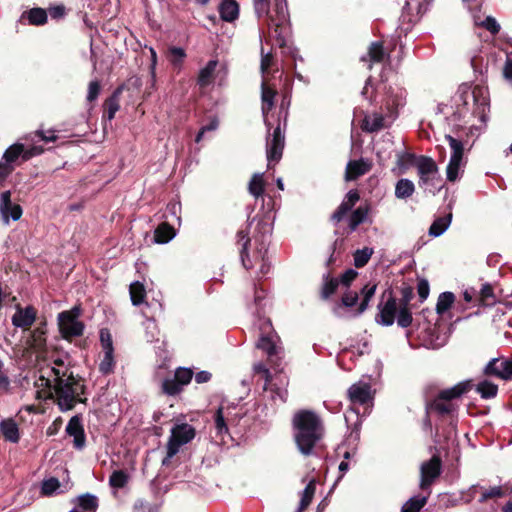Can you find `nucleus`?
<instances>
[{
    "label": "nucleus",
    "instance_id": "nucleus-44",
    "mask_svg": "<svg viewBox=\"0 0 512 512\" xmlns=\"http://www.w3.org/2000/svg\"><path fill=\"white\" fill-rule=\"evenodd\" d=\"M368 57L373 63H381L385 58L383 43L379 41L372 42L368 48Z\"/></svg>",
    "mask_w": 512,
    "mask_h": 512
},
{
    "label": "nucleus",
    "instance_id": "nucleus-4",
    "mask_svg": "<svg viewBox=\"0 0 512 512\" xmlns=\"http://www.w3.org/2000/svg\"><path fill=\"white\" fill-rule=\"evenodd\" d=\"M454 103L457 107V113L460 114L459 105L467 106L469 100H473V116L477 117L482 124H486L487 112L489 111V97L487 90L479 85L473 88L468 84H462L459 86L457 92L454 95Z\"/></svg>",
    "mask_w": 512,
    "mask_h": 512
},
{
    "label": "nucleus",
    "instance_id": "nucleus-41",
    "mask_svg": "<svg viewBox=\"0 0 512 512\" xmlns=\"http://www.w3.org/2000/svg\"><path fill=\"white\" fill-rule=\"evenodd\" d=\"M427 499V496L411 497L403 504L401 512H420V510L425 506Z\"/></svg>",
    "mask_w": 512,
    "mask_h": 512
},
{
    "label": "nucleus",
    "instance_id": "nucleus-49",
    "mask_svg": "<svg viewBox=\"0 0 512 512\" xmlns=\"http://www.w3.org/2000/svg\"><path fill=\"white\" fill-rule=\"evenodd\" d=\"M397 323L400 327L406 328L412 323V314L409 311L407 306H401L398 315H397Z\"/></svg>",
    "mask_w": 512,
    "mask_h": 512
},
{
    "label": "nucleus",
    "instance_id": "nucleus-2",
    "mask_svg": "<svg viewBox=\"0 0 512 512\" xmlns=\"http://www.w3.org/2000/svg\"><path fill=\"white\" fill-rule=\"evenodd\" d=\"M293 438L301 454L311 455L324 436L321 418L311 410H299L292 418Z\"/></svg>",
    "mask_w": 512,
    "mask_h": 512
},
{
    "label": "nucleus",
    "instance_id": "nucleus-38",
    "mask_svg": "<svg viewBox=\"0 0 512 512\" xmlns=\"http://www.w3.org/2000/svg\"><path fill=\"white\" fill-rule=\"evenodd\" d=\"M129 292H130L131 302L134 306H138L144 302L145 296H146V291H145V287L142 283H140L139 281L131 283Z\"/></svg>",
    "mask_w": 512,
    "mask_h": 512
},
{
    "label": "nucleus",
    "instance_id": "nucleus-19",
    "mask_svg": "<svg viewBox=\"0 0 512 512\" xmlns=\"http://www.w3.org/2000/svg\"><path fill=\"white\" fill-rule=\"evenodd\" d=\"M378 309L379 313L376 316V322L384 326H391L395 321L397 313L396 299L390 295L383 305L380 304L378 306Z\"/></svg>",
    "mask_w": 512,
    "mask_h": 512
},
{
    "label": "nucleus",
    "instance_id": "nucleus-47",
    "mask_svg": "<svg viewBox=\"0 0 512 512\" xmlns=\"http://www.w3.org/2000/svg\"><path fill=\"white\" fill-rule=\"evenodd\" d=\"M163 392L167 395H176L180 393L183 389V386L178 382V380L173 378H166L162 383Z\"/></svg>",
    "mask_w": 512,
    "mask_h": 512
},
{
    "label": "nucleus",
    "instance_id": "nucleus-17",
    "mask_svg": "<svg viewBox=\"0 0 512 512\" xmlns=\"http://www.w3.org/2000/svg\"><path fill=\"white\" fill-rule=\"evenodd\" d=\"M348 397L353 404H367L373 399L371 385L367 381L360 380L348 389Z\"/></svg>",
    "mask_w": 512,
    "mask_h": 512
},
{
    "label": "nucleus",
    "instance_id": "nucleus-46",
    "mask_svg": "<svg viewBox=\"0 0 512 512\" xmlns=\"http://www.w3.org/2000/svg\"><path fill=\"white\" fill-rule=\"evenodd\" d=\"M102 90L101 82L99 80H92L88 84L86 101L92 105L99 97Z\"/></svg>",
    "mask_w": 512,
    "mask_h": 512
},
{
    "label": "nucleus",
    "instance_id": "nucleus-11",
    "mask_svg": "<svg viewBox=\"0 0 512 512\" xmlns=\"http://www.w3.org/2000/svg\"><path fill=\"white\" fill-rule=\"evenodd\" d=\"M268 28L271 30V37L281 49L284 55L291 56L295 59V48L288 43L290 34V22L281 23L280 21H267Z\"/></svg>",
    "mask_w": 512,
    "mask_h": 512
},
{
    "label": "nucleus",
    "instance_id": "nucleus-21",
    "mask_svg": "<svg viewBox=\"0 0 512 512\" xmlns=\"http://www.w3.org/2000/svg\"><path fill=\"white\" fill-rule=\"evenodd\" d=\"M36 319V310L32 306L26 308L17 307L12 316V324L18 328H27L31 326Z\"/></svg>",
    "mask_w": 512,
    "mask_h": 512
},
{
    "label": "nucleus",
    "instance_id": "nucleus-55",
    "mask_svg": "<svg viewBox=\"0 0 512 512\" xmlns=\"http://www.w3.org/2000/svg\"><path fill=\"white\" fill-rule=\"evenodd\" d=\"M481 299L485 305H491L495 302L493 288L490 284H483L480 291Z\"/></svg>",
    "mask_w": 512,
    "mask_h": 512
},
{
    "label": "nucleus",
    "instance_id": "nucleus-58",
    "mask_svg": "<svg viewBox=\"0 0 512 512\" xmlns=\"http://www.w3.org/2000/svg\"><path fill=\"white\" fill-rule=\"evenodd\" d=\"M270 0H253L254 10L258 18L268 14V5Z\"/></svg>",
    "mask_w": 512,
    "mask_h": 512
},
{
    "label": "nucleus",
    "instance_id": "nucleus-63",
    "mask_svg": "<svg viewBox=\"0 0 512 512\" xmlns=\"http://www.w3.org/2000/svg\"><path fill=\"white\" fill-rule=\"evenodd\" d=\"M219 408H223L224 410H226L229 413V418L227 419L229 421V423H234L238 420L239 415H238V413L235 412V410L237 409V407L235 405L222 403L219 406Z\"/></svg>",
    "mask_w": 512,
    "mask_h": 512
},
{
    "label": "nucleus",
    "instance_id": "nucleus-42",
    "mask_svg": "<svg viewBox=\"0 0 512 512\" xmlns=\"http://www.w3.org/2000/svg\"><path fill=\"white\" fill-rule=\"evenodd\" d=\"M26 14L31 25L39 26L47 23V11L43 8H32Z\"/></svg>",
    "mask_w": 512,
    "mask_h": 512
},
{
    "label": "nucleus",
    "instance_id": "nucleus-30",
    "mask_svg": "<svg viewBox=\"0 0 512 512\" xmlns=\"http://www.w3.org/2000/svg\"><path fill=\"white\" fill-rule=\"evenodd\" d=\"M78 509L80 512H96L98 508V499L95 495L84 494L78 497Z\"/></svg>",
    "mask_w": 512,
    "mask_h": 512
},
{
    "label": "nucleus",
    "instance_id": "nucleus-57",
    "mask_svg": "<svg viewBox=\"0 0 512 512\" xmlns=\"http://www.w3.org/2000/svg\"><path fill=\"white\" fill-rule=\"evenodd\" d=\"M482 27L488 30L492 35H497L500 31V25L492 16H487L481 23Z\"/></svg>",
    "mask_w": 512,
    "mask_h": 512
},
{
    "label": "nucleus",
    "instance_id": "nucleus-54",
    "mask_svg": "<svg viewBox=\"0 0 512 512\" xmlns=\"http://www.w3.org/2000/svg\"><path fill=\"white\" fill-rule=\"evenodd\" d=\"M59 487H60V483H59L58 479L50 478V479L43 481L41 490L44 495H51L54 492H56Z\"/></svg>",
    "mask_w": 512,
    "mask_h": 512
},
{
    "label": "nucleus",
    "instance_id": "nucleus-1",
    "mask_svg": "<svg viewBox=\"0 0 512 512\" xmlns=\"http://www.w3.org/2000/svg\"><path fill=\"white\" fill-rule=\"evenodd\" d=\"M38 385L48 388V397L55 399L63 412L71 410L83 392V385L74 376L67 356L54 358L50 365L42 368Z\"/></svg>",
    "mask_w": 512,
    "mask_h": 512
},
{
    "label": "nucleus",
    "instance_id": "nucleus-20",
    "mask_svg": "<svg viewBox=\"0 0 512 512\" xmlns=\"http://www.w3.org/2000/svg\"><path fill=\"white\" fill-rule=\"evenodd\" d=\"M66 432L69 436L74 438V446L77 449H82L85 445V434L82 425L81 418L79 416H73L67 426Z\"/></svg>",
    "mask_w": 512,
    "mask_h": 512
},
{
    "label": "nucleus",
    "instance_id": "nucleus-45",
    "mask_svg": "<svg viewBox=\"0 0 512 512\" xmlns=\"http://www.w3.org/2000/svg\"><path fill=\"white\" fill-rule=\"evenodd\" d=\"M373 252V249L369 247L356 250L354 253V265L358 268L365 266L370 260Z\"/></svg>",
    "mask_w": 512,
    "mask_h": 512
},
{
    "label": "nucleus",
    "instance_id": "nucleus-34",
    "mask_svg": "<svg viewBox=\"0 0 512 512\" xmlns=\"http://www.w3.org/2000/svg\"><path fill=\"white\" fill-rule=\"evenodd\" d=\"M229 418V413L224 410L223 408H218L215 416H214V422H215V428L218 435H224L228 433V424L229 421L227 420Z\"/></svg>",
    "mask_w": 512,
    "mask_h": 512
},
{
    "label": "nucleus",
    "instance_id": "nucleus-24",
    "mask_svg": "<svg viewBox=\"0 0 512 512\" xmlns=\"http://www.w3.org/2000/svg\"><path fill=\"white\" fill-rule=\"evenodd\" d=\"M0 432L6 441L17 443L20 440L18 424L11 418L4 419L0 422Z\"/></svg>",
    "mask_w": 512,
    "mask_h": 512
},
{
    "label": "nucleus",
    "instance_id": "nucleus-15",
    "mask_svg": "<svg viewBox=\"0 0 512 512\" xmlns=\"http://www.w3.org/2000/svg\"><path fill=\"white\" fill-rule=\"evenodd\" d=\"M420 488L427 489L441 474V460L434 455L430 460L423 462L420 467Z\"/></svg>",
    "mask_w": 512,
    "mask_h": 512
},
{
    "label": "nucleus",
    "instance_id": "nucleus-61",
    "mask_svg": "<svg viewBox=\"0 0 512 512\" xmlns=\"http://www.w3.org/2000/svg\"><path fill=\"white\" fill-rule=\"evenodd\" d=\"M48 12L52 19H60L65 16L66 8L63 4H60V5L49 7Z\"/></svg>",
    "mask_w": 512,
    "mask_h": 512
},
{
    "label": "nucleus",
    "instance_id": "nucleus-59",
    "mask_svg": "<svg viewBox=\"0 0 512 512\" xmlns=\"http://www.w3.org/2000/svg\"><path fill=\"white\" fill-rule=\"evenodd\" d=\"M429 291H430V288H429L428 281L425 279H421L417 284V292H418V295H419L421 301H424L427 299V297L429 295Z\"/></svg>",
    "mask_w": 512,
    "mask_h": 512
},
{
    "label": "nucleus",
    "instance_id": "nucleus-25",
    "mask_svg": "<svg viewBox=\"0 0 512 512\" xmlns=\"http://www.w3.org/2000/svg\"><path fill=\"white\" fill-rule=\"evenodd\" d=\"M219 14L223 21L233 22L239 16V5L236 0H223L219 5Z\"/></svg>",
    "mask_w": 512,
    "mask_h": 512
},
{
    "label": "nucleus",
    "instance_id": "nucleus-62",
    "mask_svg": "<svg viewBox=\"0 0 512 512\" xmlns=\"http://www.w3.org/2000/svg\"><path fill=\"white\" fill-rule=\"evenodd\" d=\"M14 168L5 162L3 159L0 160V183L4 182L6 178L13 172Z\"/></svg>",
    "mask_w": 512,
    "mask_h": 512
},
{
    "label": "nucleus",
    "instance_id": "nucleus-10",
    "mask_svg": "<svg viewBox=\"0 0 512 512\" xmlns=\"http://www.w3.org/2000/svg\"><path fill=\"white\" fill-rule=\"evenodd\" d=\"M195 437V429L187 423L177 424L171 429L167 443V457L175 456L182 445L189 443Z\"/></svg>",
    "mask_w": 512,
    "mask_h": 512
},
{
    "label": "nucleus",
    "instance_id": "nucleus-60",
    "mask_svg": "<svg viewBox=\"0 0 512 512\" xmlns=\"http://www.w3.org/2000/svg\"><path fill=\"white\" fill-rule=\"evenodd\" d=\"M13 204L11 202V192L9 190L4 191L0 195V212L1 214H5L7 211V207Z\"/></svg>",
    "mask_w": 512,
    "mask_h": 512
},
{
    "label": "nucleus",
    "instance_id": "nucleus-5",
    "mask_svg": "<svg viewBox=\"0 0 512 512\" xmlns=\"http://www.w3.org/2000/svg\"><path fill=\"white\" fill-rule=\"evenodd\" d=\"M415 167L418 175V186L425 192L435 196L443 188V180L436 162L427 156L416 159Z\"/></svg>",
    "mask_w": 512,
    "mask_h": 512
},
{
    "label": "nucleus",
    "instance_id": "nucleus-7",
    "mask_svg": "<svg viewBox=\"0 0 512 512\" xmlns=\"http://www.w3.org/2000/svg\"><path fill=\"white\" fill-rule=\"evenodd\" d=\"M471 388V381L466 380L459 382L453 387L441 391L429 405V409L441 415L452 414L457 409V405L454 401L459 399L466 392L470 391Z\"/></svg>",
    "mask_w": 512,
    "mask_h": 512
},
{
    "label": "nucleus",
    "instance_id": "nucleus-23",
    "mask_svg": "<svg viewBox=\"0 0 512 512\" xmlns=\"http://www.w3.org/2000/svg\"><path fill=\"white\" fill-rule=\"evenodd\" d=\"M477 494H480L479 502H485L490 498H499L503 496V491L500 486L492 487L488 490H484L481 486L474 485L470 487L468 491V499L466 502H470L473 498L476 497Z\"/></svg>",
    "mask_w": 512,
    "mask_h": 512
},
{
    "label": "nucleus",
    "instance_id": "nucleus-39",
    "mask_svg": "<svg viewBox=\"0 0 512 512\" xmlns=\"http://www.w3.org/2000/svg\"><path fill=\"white\" fill-rule=\"evenodd\" d=\"M476 391L482 398L491 399L496 397L498 393V386L488 380H483L476 385Z\"/></svg>",
    "mask_w": 512,
    "mask_h": 512
},
{
    "label": "nucleus",
    "instance_id": "nucleus-3",
    "mask_svg": "<svg viewBox=\"0 0 512 512\" xmlns=\"http://www.w3.org/2000/svg\"><path fill=\"white\" fill-rule=\"evenodd\" d=\"M55 132L56 130H36L33 136V141L35 142L33 145L14 143L5 150L2 159L15 169L20 160H29L45 150L42 145L37 144L38 142H42L44 145L56 142L58 136Z\"/></svg>",
    "mask_w": 512,
    "mask_h": 512
},
{
    "label": "nucleus",
    "instance_id": "nucleus-12",
    "mask_svg": "<svg viewBox=\"0 0 512 512\" xmlns=\"http://www.w3.org/2000/svg\"><path fill=\"white\" fill-rule=\"evenodd\" d=\"M260 329L261 334L257 342V347L266 352L269 357L278 355L281 349L278 346L279 337L272 331L270 320L264 319Z\"/></svg>",
    "mask_w": 512,
    "mask_h": 512
},
{
    "label": "nucleus",
    "instance_id": "nucleus-28",
    "mask_svg": "<svg viewBox=\"0 0 512 512\" xmlns=\"http://www.w3.org/2000/svg\"><path fill=\"white\" fill-rule=\"evenodd\" d=\"M261 90L262 112L265 116L273 108L277 92L274 88L265 83L262 84Z\"/></svg>",
    "mask_w": 512,
    "mask_h": 512
},
{
    "label": "nucleus",
    "instance_id": "nucleus-50",
    "mask_svg": "<svg viewBox=\"0 0 512 512\" xmlns=\"http://www.w3.org/2000/svg\"><path fill=\"white\" fill-rule=\"evenodd\" d=\"M22 208L18 204H11V206L7 207V211L5 214H2V217L6 223L9 222V219L11 218L13 221H17L22 216Z\"/></svg>",
    "mask_w": 512,
    "mask_h": 512
},
{
    "label": "nucleus",
    "instance_id": "nucleus-22",
    "mask_svg": "<svg viewBox=\"0 0 512 512\" xmlns=\"http://www.w3.org/2000/svg\"><path fill=\"white\" fill-rule=\"evenodd\" d=\"M264 16L267 17V21L290 22L287 0H274L273 9H268V14H264Z\"/></svg>",
    "mask_w": 512,
    "mask_h": 512
},
{
    "label": "nucleus",
    "instance_id": "nucleus-31",
    "mask_svg": "<svg viewBox=\"0 0 512 512\" xmlns=\"http://www.w3.org/2000/svg\"><path fill=\"white\" fill-rule=\"evenodd\" d=\"M265 188V181H264V174L263 173H255L248 185L249 193L254 196L255 198H258L263 195Z\"/></svg>",
    "mask_w": 512,
    "mask_h": 512
},
{
    "label": "nucleus",
    "instance_id": "nucleus-27",
    "mask_svg": "<svg viewBox=\"0 0 512 512\" xmlns=\"http://www.w3.org/2000/svg\"><path fill=\"white\" fill-rule=\"evenodd\" d=\"M217 65L218 60H210L206 66L199 71L197 83L200 87H207L213 82Z\"/></svg>",
    "mask_w": 512,
    "mask_h": 512
},
{
    "label": "nucleus",
    "instance_id": "nucleus-51",
    "mask_svg": "<svg viewBox=\"0 0 512 512\" xmlns=\"http://www.w3.org/2000/svg\"><path fill=\"white\" fill-rule=\"evenodd\" d=\"M174 377L182 386H185L191 381L193 371L189 368L180 367L175 371Z\"/></svg>",
    "mask_w": 512,
    "mask_h": 512
},
{
    "label": "nucleus",
    "instance_id": "nucleus-40",
    "mask_svg": "<svg viewBox=\"0 0 512 512\" xmlns=\"http://www.w3.org/2000/svg\"><path fill=\"white\" fill-rule=\"evenodd\" d=\"M377 285L376 284H367L365 285L362 290V296L363 299L360 302V305L357 309V312L355 315H361L368 307L370 300L373 298L375 291H376Z\"/></svg>",
    "mask_w": 512,
    "mask_h": 512
},
{
    "label": "nucleus",
    "instance_id": "nucleus-52",
    "mask_svg": "<svg viewBox=\"0 0 512 512\" xmlns=\"http://www.w3.org/2000/svg\"><path fill=\"white\" fill-rule=\"evenodd\" d=\"M169 53H170V56H171L170 62L174 66L181 64L183 62V60L185 59V57H186V52L181 47H175V46L170 47L169 48Z\"/></svg>",
    "mask_w": 512,
    "mask_h": 512
},
{
    "label": "nucleus",
    "instance_id": "nucleus-14",
    "mask_svg": "<svg viewBox=\"0 0 512 512\" xmlns=\"http://www.w3.org/2000/svg\"><path fill=\"white\" fill-rule=\"evenodd\" d=\"M100 342L103 350V358L99 364V370L102 374H109L114 369V348L112 342V336L108 329L100 330Z\"/></svg>",
    "mask_w": 512,
    "mask_h": 512
},
{
    "label": "nucleus",
    "instance_id": "nucleus-13",
    "mask_svg": "<svg viewBox=\"0 0 512 512\" xmlns=\"http://www.w3.org/2000/svg\"><path fill=\"white\" fill-rule=\"evenodd\" d=\"M285 147V134L283 130H273L266 136V156L268 167L272 162H279L282 158L283 149Z\"/></svg>",
    "mask_w": 512,
    "mask_h": 512
},
{
    "label": "nucleus",
    "instance_id": "nucleus-64",
    "mask_svg": "<svg viewBox=\"0 0 512 512\" xmlns=\"http://www.w3.org/2000/svg\"><path fill=\"white\" fill-rule=\"evenodd\" d=\"M503 75L506 80L512 82V57L509 55L507 56L504 68H503Z\"/></svg>",
    "mask_w": 512,
    "mask_h": 512
},
{
    "label": "nucleus",
    "instance_id": "nucleus-43",
    "mask_svg": "<svg viewBox=\"0 0 512 512\" xmlns=\"http://www.w3.org/2000/svg\"><path fill=\"white\" fill-rule=\"evenodd\" d=\"M455 296L452 292H443L439 295L437 304H436V312L439 315L444 314L446 311L450 309L452 304L454 303Z\"/></svg>",
    "mask_w": 512,
    "mask_h": 512
},
{
    "label": "nucleus",
    "instance_id": "nucleus-56",
    "mask_svg": "<svg viewBox=\"0 0 512 512\" xmlns=\"http://www.w3.org/2000/svg\"><path fill=\"white\" fill-rule=\"evenodd\" d=\"M354 205H350L348 200L344 199L340 204L338 209L333 213L332 219L336 222H339L343 219V217L349 212Z\"/></svg>",
    "mask_w": 512,
    "mask_h": 512
},
{
    "label": "nucleus",
    "instance_id": "nucleus-26",
    "mask_svg": "<svg viewBox=\"0 0 512 512\" xmlns=\"http://www.w3.org/2000/svg\"><path fill=\"white\" fill-rule=\"evenodd\" d=\"M370 170V165L363 160L350 161L346 167L345 179L347 181L355 180Z\"/></svg>",
    "mask_w": 512,
    "mask_h": 512
},
{
    "label": "nucleus",
    "instance_id": "nucleus-9",
    "mask_svg": "<svg viewBox=\"0 0 512 512\" xmlns=\"http://www.w3.org/2000/svg\"><path fill=\"white\" fill-rule=\"evenodd\" d=\"M80 309L74 307L69 311H63L58 315V325L62 336L65 339L78 337L83 334L84 324L78 320Z\"/></svg>",
    "mask_w": 512,
    "mask_h": 512
},
{
    "label": "nucleus",
    "instance_id": "nucleus-18",
    "mask_svg": "<svg viewBox=\"0 0 512 512\" xmlns=\"http://www.w3.org/2000/svg\"><path fill=\"white\" fill-rule=\"evenodd\" d=\"M129 90L125 84L119 85L103 103L102 120L111 121L120 109V96L123 91Z\"/></svg>",
    "mask_w": 512,
    "mask_h": 512
},
{
    "label": "nucleus",
    "instance_id": "nucleus-35",
    "mask_svg": "<svg viewBox=\"0 0 512 512\" xmlns=\"http://www.w3.org/2000/svg\"><path fill=\"white\" fill-rule=\"evenodd\" d=\"M358 293L353 291H347L341 299V304H338L334 307V314L338 317H342L344 314L342 312L343 307H353L358 302Z\"/></svg>",
    "mask_w": 512,
    "mask_h": 512
},
{
    "label": "nucleus",
    "instance_id": "nucleus-36",
    "mask_svg": "<svg viewBox=\"0 0 512 512\" xmlns=\"http://www.w3.org/2000/svg\"><path fill=\"white\" fill-rule=\"evenodd\" d=\"M237 242L241 246V250H240L241 261H242L244 267L246 269H249L251 267V265L248 263V260H247V258H248L247 249H248V245L250 243V238L248 237L247 230H240L237 233Z\"/></svg>",
    "mask_w": 512,
    "mask_h": 512
},
{
    "label": "nucleus",
    "instance_id": "nucleus-32",
    "mask_svg": "<svg viewBox=\"0 0 512 512\" xmlns=\"http://www.w3.org/2000/svg\"><path fill=\"white\" fill-rule=\"evenodd\" d=\"M369 206H359L356 210L352 212L349 217V227L352 231L356 230V228L365 222L368 218Z\"/></svg>",
    "mask_w": 512,
    "mask_h": 512
},
{
    "label": "nucleus",
    "instance_id": "nucleus-33",
    "mask_svg": "<svg viewBox=\"0 0 512 512\" xmlns=\"http://www.w3.org/2000/svg\"><path fill=\"white\" fill-rule=\"evenodd\" d=\"M452 219V214L445 217L437 218L429 228V235L433 237L441 236L449 227Z\"/></svg>",
    "mask_w": 512,
    "mask_h": 512
},
{
    "label": "nucleus",
    "instance_id": "nucleus-6",
    "mask_svg": "<svg viewBox=\"0 0 512 512\" xmlns=\"http://www.w3.org/2000/svg\"><path fill=\"white\" fill-rule=\"evenodd\" d=\"M401 98L398 95H387L379 112L366 115L360 128H386L397 119L398 108L401 106Z\"/></svg>",
    "mask_w": 512,
    "mask_h": 512
},
{
    "label": "nucleus",
    "instance_id": "nucleus-53",
    "mask_svg": "<svg viewBox=\"0 0 512 512\" xmlns=\"http://www.w3.org/2000/svg\"><path fill=\"white\" fill-rule=\"evenodd\" d=\"M339 285V281L337 279L331 278L326 279L323 288H322V298L327 299L329 298L334 292L336 291L337 287Z\"/></svg>",
    "mask_w": 512,
    "mask_h": 512
},
{
    "label": "nucleus",
    "instance_id": "nucleus-16",
    "mask_svg": "<svg viewBox=\"0 0 512 512\" xmlns=\"http://www.w3.org/2000/svg\"><path fill=\"white\" fill-rule=\"evenodd\" d=\"M486 375H493L502 380H510L512 378V358H493L484 368Z\"/></svg>",
    "mask_w": 512,
    "mask_h": 512
},
{
    "label": "nucleus",
    "instance_id": "nucleus-8",
    "mask_svg": "<svg viewBox=\"0 0 512 512\" xmlns=\"http://www.w3.org/2000/svg\"><path fill=\"white\" fill-rule=\"evenodd\" d=\"M445 137L452 150L446 167V178L449 182H455L460 179L464 172V146L460 140H457L450 135H446Z\"/></svg>",
    "mask_w": 512,
    "mask_h": 512
},
{
    "label": "nucleus",
    "instance_id": "nucleus-29",
    "mask_svg": "<svg viewBox=\"0 0 512 512\" xmlns=\"http://www.w3.org/2000/svg\"><path fill=\"white\" fill-rule=\"evenodd\" d=\"M414 191V183L407 178L398 180L395 185V196L398 199H407L413 195Z\"/></svg>",
    "mask_w": 512,
    "mask_h": 512
},
{
    "label": "nucleus",
    "instance_id": "nucleus-48",
    "mask_svg": "<svg viewBox=\"0 0 512 512\" xmlns=\"http://www.w3.org/2000/svg\"><path fill=\"white\" fill-rule=\"evenodd\" d=\"M127 481V474L121 470L114 471L109 478V483L113 488H123Z\"/></svg>",
    "mask_w": 512,
    "mask_h": 512
},
{
    "label": "nucleus",
    "instance_id": "nucleus-37",
    "mask_svg": "<svg viewBox=\"0 0 512 512\" xmlns=\"http://www.w3.org/2000/svg\"><path fill=\"white\" fill-rule=\"evenodd\" d=\"M174 236V228L167 223H162L155 230V241L160 244L168 243Z\"/></svg>",
    "mask_w": 512,
    "mask_h": 512
}]
</instances>
